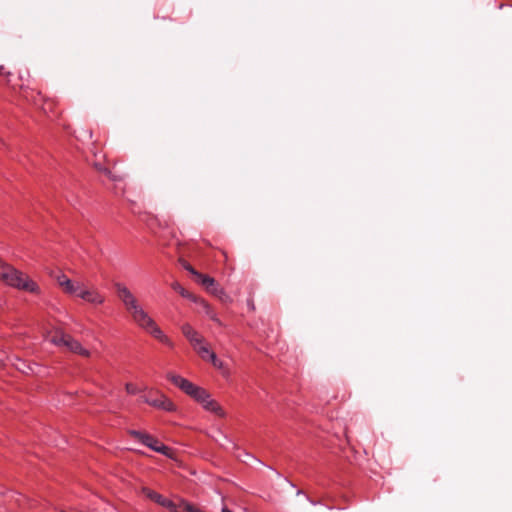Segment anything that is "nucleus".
I'll return each mask as SVG.
<instances>
[{"instance_id": "obj_1", "label": "nucleus", "mask_w": 512, "mask_h": 512, "mask_svg": "<svg viewBox=\"0 0 512 512\" xmlns=\"http://www.w3.org/2000/svg\"><path fill=\"white\" fill-rule=\"evenodd\" d=\"M116 292L126 311L131 316L132 321L140 329L151 335L160 343L168 347H173L172 340L164 334L156 321L144 309L137 297L127 286L116 284Z\"/></svg>"}, {"instance_id": "obj_2", "label": "nucleus", "mask_w": 512, "mask_h": 512, "mask_svg": "<svg viewBox=\"0 0 512 512\" xmlns=\"http://www.w3.org/2000/svg\"><path fill=\"white\" fill-rule=\"evenodd\" d=\"M0 279L6 284L30 293H39V286L23 272L0 261Z\"/></svg>"}, {"instance_id": "obj_3", "label": "nucleus", "mask_w": 512, "mask_h": 512, "mask_svg": "<svg viewBox=\"0 0 512 512\" xmlns=\"http://www.w3.org/2000/svg\"><path fill=\"white\" fill-rule=\"evenodd\" d=\"M49 341L56 346H63L70 352L80 355L82 357H90V351L82 346V344L74 339L69 334L64 333L62 330H55L53 333H50Z\"/></svg>"}, {"instance_id": "obj_4", "label": "nucleus", "mask_w": 512, "mask_h": 512, "mask_svg": "<svg viewBox=\"0 0 512 512\" xmlns=\"http://www.w3.org/2000/svg\"><path fill=\"white\" fill-rule=\"evenodd\" d=\"M129 433L132 437L137 439L143 445L149 447L151 450L158 452L160 454H163L169 458L173 457V453H174L173 450L170 447L162 444L159 440H157L152 435L142 432V431H137V430H131Z\"/></svg>"}, {"instance_id": "obj_5", "label": "nucleus", "mask_w": 512, "mask_h": 512, "mask_svg": "<svg viewBox=\"0 0 512 512\" xmlns=\"http://www.w3.org/2000/svg\"><path fill=\"white\" fill-rule=\"evenodd\" d=\"M167 379L194 400L199 398L201 396V393L203 394L204 388L195 385L194 383L180 375L170 372L167 374Z\"/></svg>"}, {"instance_id": "obj_6", "label": "nucleus", "mask_w": 512, "mask_h": 512, "mask_svg": "<svg viewBox=\"0 0 512 512\" xmlns=\"http://www.w3.org/2000/svg\"><path fill=\"white\" fill-rule=\"evenodd\" d=\"M76 298H79L92 306H100L105 302L104 294L101 293L98 288L89 286L85 282L81 286Z\"/></svg>"}, {"instance_id": "obj_7", "label": "nucleus", "mask_w": 512, "mask_h": 512, "mask_svg": "<svg viewBox=\"0 0 512 512\" xmlns=\"http://www.w3.org/2000/svg\"><path fill=\"white\" fill-rule=\"evenodd\" d=\"M54 278L65 294L75 298L77 297L81 289V286L84 283L83 281L80 280H72L62 272L56 274Z\"/></svg>"}, {"instance_id": "obj_8", "label": "nucleus", "mask_w": 512, "mask_h": 512, "mask_svg": "<svg viewBox=\"0 0 512 512\" xmlns=\"http://www.w3.org/2000/svg\"><path fill=\"white\" fill-rule=\"evenodd\" d=\"M144 402L167 412H173L176 410L175 404L166 395L159 392L156 393V396H146L144 398Z\"/></svg>"}, {"instance_id": "obj_9", "label": "nucleus", "mask_w": 512, "mask_h": 512, "mask_svg": "<svg viewBox=\"0 0 512 512\" xmlns=\"http://www.w3.org/2000/svg\"><path fill=\"white\" fill-rule=\"evenodd\" d=\"M201 406L206 410L213 414H215L218 417H224L225 412L223 408L219 405L217 401L211 398V395L208 393L207 390H203V394L201 393V396L195 400Z\"/></svg>"}, {"instance_id": "obj_10", "label": "nucleus", "mask_w": 512, "mask_h": 512, "mask_svg": "<svg viewBox=\"0 0 512 512\" xmlns=\"http://www.w3.org/2000/svg\"><path fill=\"white\" fill-rule=\"evenodd\" d=\"M21 91H22L21 96L24 97L28 101H32L35 105H39V102L43 101L42 110L45 114L49 115V114L53 113V106H54L53 100L44 99V97L42 96V94L40 92L37 93L38 98H35L32 95V90H30L26 87H23V86H21Z\"/></svg>"}, {"instance_id": "obj_11", "label": "nucleus", "mask_w": 512, "mask_h": 512, "mask_svg": "<svg viewBox=\"0 0 512 512\" xmlns=\"http://www.w3.org/2000/svg\"><path fill=\"white\" fill-rule=\"evenodd\" d=\"M181 331L186 339L190 342L193 349L205 341L203 336L199 334L190 324H184L181 327Z\"/></svg>"}, {"instance_id": "obj_12", "label": "nucleus", "mask_w": 512, "mask_h": 512, "mask_svg": "<svg viewBox=\"0 0 512 512\" xmlns=\"http://www.w3.org/2000/svg\"><path fill=\"white\" fill-rule=\"evenodd\" d=\"M196 280L210 294H212L213 292L220 291V286L217 284L215 279L208 275L200 273V275H198Z\"/></svg>"}, {"instance_id": "obj_13", "label": "nucleus", "mask_w": 512, "mask_h": 512, "mask_svg": "<svg viewBox=\"0 0 512 512\" xmlns=\"http://www.w3.org/2000/svg\"><path fill=\"white\" fill-rule=\"evenodd\" d=\"M198 355L205 361H211L213 356L216 354L208 347L207 343L204 341L199 346H196L194 349Z\"/></svg>"}, {"instance_id": "obj_14", "label": "nucleus", "mask_w": 512, "mask_h": 512, "mask_svg": "<svg viewBox=\"0 0 512 512\" xmlns=\"http://www.w3.org/2000/svg\"><path fill=\"white\" fill-rule=\"evenodd\" d=\"M172 289L179 293L182 297L190 299L194 302L197 301L196 296H194L192 293H190L188 290H186L179 282H174L171 285Z\"/></svg>"}, {"instance_id": "obj_15", "label": "nucleus", "mask_w": 512, "mask_h": 512, "mask_svg": "<svg viewBox=\"0 0 512 512\" xmlns=\"http://www.w3.org/2000/svg\"><path fill=\"white\" fill-rule=\"evenodd\" d=\"M210 362L216 369L220 370L224 376L227 377L229 375L228 368L226 367L222 360L218 359L217 356H213Z\"/></svg>"}, {"instance_id": "obj_16", "label": "nucleus", "mask_w": 512, "mask_h": 512, "mask_svg": "<svg viewBox=\"0 0 512 512\" xmlns=\"http://www.w3.org/2000/svg\"><path fill=\"white\" fill-rule=\"evenodd\" d=\"M212 295L218 297L223 302L230 301L229 295L224 291L223 288L220 287V291L213 292Z\"/></svg>"}, {"instance_id": "obj_17", "label": "nucleus", "mask_w": 512, "mask_h": 512, "mask_svg": "<svg viewBox=\"0 0 512 512\" xmlns=\"http://www.w3.org/2000/svg\"><path fill=\"white\" fill-rule=\"evenodd\" d=\"M125 388H126L127 393L132 394V395L137 394V392H138L137 386L132 383H127Z\"/></svg>"}, {"instance_id": "obj_18", "label": "nucleus", "mask_w": 512, "mask_h": 512, "mask_svg": "<svg viewBox=\"0 0 512 512\" xmlns=\"http://www.w3.org/2000/svg\"><path fill=\"white\" fill-rule=\"evenodd\" d=\"M186 270L189 271L193 276H195L196 278L198 277V275H200V273L198 271H196L192 266L190 265H187L185 266Z\"/></svg>"}, {"instance_id": "obj_19", "label": "nucleus", "mask_w": 512, "mask_h": 512, "mask_svg": "<svg viewBox=\"0 0 512 512\" xmlns=\"http://www.w3.org/2000/svg\"><path fill=\"white\" fill-rule=\"evenodd\" d=\"M247 305H248V307H249L251 310H254V309H255V307H254V303H253V301H252V300H248Z\"/></svg>"}, {"instance_id": "obj_20", "label": "nucleus", "mask_w": 512, "mask_h": 512, "mask_svg": "<svg viewBox=\"0 0 512 512\" xmlns=\"http://www.w3.org/2000/svg\"><path fill=\"white\" fill-rule=\"evenodd\" d=\"M222 512H232V511H230L227 507H223Z\"/></svg>"}, {"instance_id": "obj_21", "label": "nucleus", "mask_w": 512, "mask_h": 512, "mask_svg": "<svg viewBox=\"0 0 512 512\" xmlns=\"http://www.w3.org/2000/svg\"><path fill=\"white\" fill-rule=\"evenodd\" d=\"M0 74H4V68L2 66L0 67Z\"/></svg>"}, {"instance_id": "obj_22", "label": "nucleus", "mask_w": 512, "mask_h": 512, "mask_svg": "<svg viewBox=\"0 0 512 512\" xmlns=\"http://www.w3.org/2000/svg\"><path fill=\"white\" fill-rule=\"evenodd\" d=\"M2 362V360H0V363Z\"/></svg>"}]
</instances>
